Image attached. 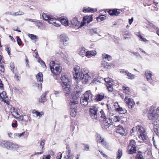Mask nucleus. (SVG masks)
I'll return each instance as SVG.
<instances>
[{"mask_svg": "<svg viewBox=\"0 0 159 159\" xmlns=\"http://www.w3.org/2000/svg\"><path fill=\"white\" fill-rule=\"evenodd\" d=\"M62 81V86L65 96L67 98H69L70 82L68 77L66 75L62 74L61 77Z\"/></svg>", "mask_w": 159, "mask_h": 159, "instance_id": "f257e3e1", "label": "nucleus"}, {"mask_svg": "<svg viewBox=\"0 0 159 159\" xmlns=\"http://www.w3.org/2000/svg\"><path fill=\"white\" fill-rule=\"evenodd\" d=\"M80 75L79 80H82L83 83L84 84H88L91 80V78L94 77L90 75L89 71L87 68L82 69Z\"/></svg>", "mask_w": 159, "mask_h": 159, "instance_id": "f03ea898", "label": "nucleus"}, {"mask_svg": "<svg viewBox=\"0 0 159 159\" xmlns=\"http://www.w3.org/2000/svg\"><path fill=\"white\" fill-rule=\"evenodd\" d=\"M0 145L1 146L10 150H16L19 148L18 144L11 141H2L1 142Z\"/></svg>", "mask_w": 159, "mask_h": 159, "instance_id": "7ed1b4c3", "label": "nucleus"}, {"mask_svg": "<svg viewBox=\"0 0 159 159\" xmlns=\"http://www.w3.org/2000/svg\"><path fill=\"white\" fill-rule=\"evenodd\" d=\"M138 135L139 138L142 139L143 142L146 144L149 143V140L148 137L147 136L145 130L143 127L138 126Z\"/></svg>", "mask_w": 159, "mask_h": 159, "instance_id": "20e7f679", "label": "nucleus"}, {"mask_svg": "<svg viewBox=\"0 0 159 159\" xmlns=\"http://www.w3.org/2000/svg\"><path fill=\"white\" fill-rule=\"evenodd\" d=\"M42 17L43 19L47 21L50 24L54 25L55 26L58 27L60 26L59 23L58 22H59L54 17L48 15L47 14L43 13L42 14Z\"/></svg>", "mask_w": 159, "mask_h": 159, "instance_id": "39448f33", "label": "nucleus"}, {"mask_svg": "<svg viewBox=\"0 0 159 159\" xmlns=\"http://www.w3.org/2000/svg\"><path fill=\"white\" fill-rule=\"evenodd\" d=\"M74 100L70 101V115L72 117L75 116L76 114V108L78 103L77 97H74Z\"/></svg>", "mask_w": 159, "mask_h": 159, "instance_id": "423d86ee", "label": "nucleus"}, {"mask_svg": "<svg viewBox=\"0 0 159 159\" xmlns=\"http://www.w3.org/2000/svg\"><path fill=\"white\" fill-rule=\"evenodd\" d=\"M50 69L52 73L55 75L59 74L61 71L60 65L56 64L54 61H52L49 64Z\"/></svg>", "mask_w": 159, "mask_h": 159, "instance_id": "0eeeda50", "label": "nucleus"}, {"mask_svg": "<svg viewBox=\"0 0 159 159\" xmlns=\"http://www.w3.org/2000/svg\"><path fill=\"white\" fill-rule=\"evenodd\" d=\"M136 143L135 140H131L128 147L127 150L128 153L133 154L136 152Z\"/></svg>", "mask_w": 159, "mask_h": 159, "instance_id": "6e6552de", "label": "nucleus"}, {"mask_svg": "<svg viewBox=\"0 0 159 159\" xmlns=\"http://www.w3.org/2000/svg\"><path fill=\"white\" fill-rule=\"evenodd\" d=\"M98 107L96 106H91L89 110L90 116L92 119H96L98 116Z\"/></svg>", "mask_w": 159, "mask_h": 159, "instance_id": "1a4fd4ad", "label": "nucleus"}, {"mask_svg": "<svg viewBox=\"0 0 159 159\" xmlns=\"http://www.w3.org/2000/svg\"><path fill=\"white\" fill-rule=\"evenodd\" d=\"M156 115V111L154 109L153 106H151L149 108L148 113V118L149 120H154Z\"/></svg>", "mask_w": 159, "mask_h": 159, "instance_id": "9d476101", "label": "nucleus"}, {"mask_svg": "<svg viewBox=\"0 0 159 159\" xmlns=\"http://www.w3.org/2000/svg\"><path fill=\"white\" fill-rule=\"evenodd\" d=\"M103 125L102 128L104 129H106L109 127V126L113 125V122L111 119L110 118H106L104 120H103Z\"/></svg>", "mask_w": 159, "mask_h": 159, "instance_id": "9b49d317", "label": "nucleus"}, {"mask_svg": "<svg viewBox=\"0 0 159 159\" xmlns=\"http://www.w3.org/2000/svg\"><path fill=\"white\" fill-rule=\"evenodd\" d=\"M80 67L78 66H76L74 67L73 75L74 78L76 81H79V78L80 75V72H79Z\"/></svg>", "mask_w": 159, "mask_h": 159, "instance_id": "f8f14e48", "label": "nucleus"}, {"mask_svg": "<svg viewBox=\"0 0 159 159\" xmlns=\"http://www.w3.org/2000/svg\"><path fill=\"white\" fill-rule=\"evenodd\" d=\"M60 41L63 43V44L66 46L68 45V42L69 40V38L66 34H63L60 35L58 37Z\"/></svg>", "mask_w": 159, "mask_h": 159, "instance_id": "ddd939ff", "label": "nucleus"}, {"mask_svg": "<svg viewBox=\"0 0 159 159\" xmlns=\"http://www.w3.org/2000/svg\"><path fill=\"white\" fill-rule=\"evenodd\" d=\"M82 86L81 85H76L75 87V89L76 90V95H75V96H73L72 97V98L71 99H70V101H72V100H74V97H77V98L79 97V95H80L81 94V93L82 91Z\"/></svg>", "mask_w": 159, "mask_h": 159, "instance_id": "4468645a", "label": "nucleus"}, {"mask_svg": "<svg viewBox=\"0 0 159 159\" xmlns=\"http://www.w3.org/2000/svg\"><path fill=\"white\" fill-rule=\"evenodd\" d=\"M125 101L127 104L129 108L132 109L133 107L135 105L133 99L129 98L128 96H126L125 98Z\"/></svg>", "mask_w": 159, "mask_h": 159, "instance_id": "2eb2a0df", "label": "nucleus"}, {"mask_svg": "<svg viewBox=\"0 0 159 159\" xmlns=\"http://www.w3.org/2000/svg\"><path fill=\"white\" fill-rule=\"evenodd\" d=\"M123 9H114L110 10L108 12L109 14L111 16H118L120 13V11H124Z\"/></svg>", "mask_w": 159, "mask_h": 159, "instance_id": "dca6fc26", "label": "nucleus"}, {"mask_svg": "<svg viewBox=\"0 0 159 159\" xmlns=\"http://www.w3.org/2000/svg\"><path fill=\"white\" fill-rule=\"evenodd\" d=\"M72 25L78 27V28L82 27L84 25V24L82 22L80 23V21H78L76 17H74L71 21Z\"/></svg>", "mask_w": 159, "mask_h": 159, "instance_id": "f3484780", "label": "nucleus"}, {"mask_svg": "<svg viewBox=\"0 0 159 159\" xmlns=\"http://www.w3.org/2000/svg\"><path fill=\"white\" fill-rule=\"evenodd\" d=\"M116 132L122 135H125L127 134V132L125 131V129L120 125H119L117 127Z\"/></svg>", "mask_w": 159, "mask_h": 159, "instance_id": "a211bd4d", "label": "nucleus"}, {"mask_svg": "<svg viewBox=\"0 0 159 159\" xmlns=\"http://www.w3.org/2000/svg\"><path fill=\"white\" fill-rule=\"evenodd\" d=\"M122 74H124V75L127 76L128 78L130 80H133L135 78V75L129 72L127 70H122L120 71Z\"/></svg>", "mask_w": 159, "mask_h": 159, "instance_id": "6ab92c4d", "label": "nucleus"}, {"mask_svg": "<svg viewBox=\"0 0 159 159\" xmlns=\"http://www.w3.org/2000/svg\"><path fill=\"white\" fill-rule=\"evenodd\" d=\"M0 97L2 99V101L4 102V103H6L7 105H9L10 102L7 98V96L5 91H3L0 94Z\"/></svg>", "mask_w": 159, "mask_h": 159, "instance_id": "aec40b11", "label": "nucleus"}, {"mask_svg": "<svg viewBox=\"0 0 159 159\" xmlns=\"http://www.w3.org/2000/svg\"><path fill=\"white\" fill-rule=\"evenodd\" d=\"M145 76L147 80L151 84H153V81L152 78V74L151 71L148 70H146L145 71Z\"/></svg>", "mask_w": 159, "mask_h": 159, "instance_id": "412c9836", "label": "nucleus"}, {"mask_svg": "<svg viewBox=\"0 0 159 159\" xmlns=\"http://www.w3.org/2000/svg\"><path fill=\"white\" fill-rule=\"evenodd\" d=\"M122 89L125 93V97L128 96L130 95V90L129 88L125 84H124Z\"/></svg>", "mask_w": 159, "mask_h": 159, "instance_id": "4be33fe9", "label": "nucleus"}, {"mask_svg": "<svg viewBox=\"0 0 159 159\" xmlns=\"http://www.w3.org/2000/svg\"><path fill=\"white\" fill-rule=\"evenodd\" d=\"M93 95L90 90L86 91L83 96L86 99H87L89 101L93 100Z\"/></svg>", "mask_w": 159, "mask_h": 159, "instance_id": "5701e85b", "label": "nucleus"}, {"mask_svg": "<svg viewBox=\"0 0 159 159\" xmlns=\"http://www.w3.org/2000/svg\"><path fill=\"white\" fill-rule=\"evenodd\" d=\"M97 9L96 8H91L89 7H85L83 8V11L84 13L91 12L93 13L97 11Z\"/></svg>", "mask_w": 159, "mask_h": 159, "instance_id": "b1692460", "label": "nucleus"}, {"mask_svg": "<svg viewBox=\"0 0 159 159\" xmlns=\"http://www.w3.org/2000/svg\"><path fill=\"white\" fill-rule=\"evenodd\" d=\"M93 18L92 16H86L83 17V21L84 25L85 24L89 23L92 20Z\"/></svg>", "mask_w": 159, "mask_h": 159, "instance_id": "393cba45", "label": "nucleus"}, {"mask_svg": "<svg viewBox=\"0 0 159 159\" xmlns=\"http://www.w3.org/2000/svg\"><path fill=\"white\" fill-rule=\"evenodd\" d=\"M90 101L88 100L87 99H86L83 96H82L80 99V102L81 105L84 106L87 105L88 102Z\"/></svg>", "mask_w": 159, "mask_h": 159, "instance_id": "a878e982", "label": "nucleus"}, {"mask_svg": "<svg viewBox=\"0 0 159 159\" xmlns=\"http://www.w3.org/2000/svg\"><path fill=\"white\" fill-rule=\"evenodd\" d=\"M45 141L44 139H43L41 140L40 144V148L42 149V150H41V151L39 152H36L35 153V155H38V154H41L42 153H43L44 152L43 151V149L44 145L45 144Z\"/></svg>", "mask_w": 159, "mask_h": 159, "instance_id": "bb28decb", "label": "nucleus"}, {"mask_svg": "<svg viewBox=\"0 0 159 159\" xmlns=\"http://www.w3.org/2000/svg\"><path fill=\"white\" fill-rule=\"evenodd\" d=\"M105 97V94L103 93H100L95 96V100L96 101H100L102 100Z\"/></svg>", "mask_w": 159, "mask_h": 159, "instance_id": "cd10ccee", "label": "nucleus"}, {"mask_svg": "<svg viewBox=\"0 0 159 159\" xmlns=\"http://www.w3.org/2000/svg\"><path fill=\"white\" fill-rule=\"evenodd\" d=\"M48 91H46L43 93L42 95L40 97V98L39 100V103H43L46 101V96L48 93Z\"/></svg>", "mask_w": 159, "mask_h": 159, "instance_id": "c85d7f7f", "label": "nucleus"}, {"mask_svg": "<svg viewBox=\"0 0 159 159\" xmlns=\"http://www.w3.org/2000/svg\"><path fill=\"white\" fill-rule=\"evenodd\" d=\"M93 76L94 77L93 75ZM93 78V79L92 81L93 83L95 84L102 83L104 80L103 78H102L97 77Z\"/></svg>", "mask_w": 159, "mask_h": 159, "instance_id": "c756f323", "label": "nucleus"}, {"mask_svg": "<svg viewBox=\"0 0 159 159\" xmlns=\"http://www.w3.org/2000/svg\"><path fill=\"white\" fill-rule=\"evenodd\" d=\"M60 22L65 26H67L68 25V21L67 18L66 17H61L60 19Z\"/></svg>", "mask_w": 159, "mask_h": 159, "instance_id": "7c9ffc66", "label": "nucleus"}, {"mask_svg": "<svg viewBox=\"0 0 159 159\" xmlns=\"http://www.w3.org/2000/svg\"><path fill=\"white\" fill-rule=\"evenodd\" d=\"M69 139L68 138L65 141V143L67 145L66 146V148L68 149V155H67V157L66 156H64V158L65 159H68L70 157V156H69L70 154V151L69 150Z\"/></svg>", "mask_w": 159, "mask_h": 159, "instance_id": "2f4dec72", "label": "nucleus"}, {"mask_svg": "<svg viewBox=\"0 0 159 159\" xmlns=\"http://www.w3.org/2000/svg\"><path fill=\"white\" fill-rule=\"evenodd\" d=\"M104 80L107 85H113L114 84V82L113 80L109 77L105 78Z\"/></svg>", "mask_w": 159, "mask_h": 159, "instance_id": "473e14b6", "label": "nucleus"}, {"mask_svg": "<svg viewBox=\"0 0 159 159\" xmlns=\"http://www.w3.org/2000/svg\"><path fill=\"white\" fill-rule=\"evenodd\" d=\"M36 78L38 81L42 82L43 81V75L42 73H38L36 76Z\"/></svg>", "mask_w": 159, "mask_h": 159, "instance_id": "72a5a7b5", "label": "nucleus"}, {"mask_svg": "<svg viewBox=\"0 0 159 159\" xmlns=\"http://www.w3.org/2000/svg\"><path fill=\"white\" fill-rule=\"evenodd\" d=\"M102 57L103 59H104L105 60L110 61L112 60L111 57L105 53H103L102 55Z\"/></svg>", "mask_w": 159, "mask_h": 159, "instance_id": "f704fd0d", "label": "nucleus"}, {"mask_svg": "<svg viewBox=\"0 0 159 159\" xmlns=\"http://www.w3.org/2000/svg\"><path fill=\"white\" fill-rule=\"evenodd\" d=\"M25 134V132H23L20 133H15L14 134L13 136L15 138L17 139L18 138H20L22 136L24 135Z\"/></svg>", "mask_w": 159, "mask_h": 159, "instance_id": "c9c22d12", "label": "nucleus"}, {"mask_svg": "<svg viewBox=\"0 0 159 159\" xmlns=\"http://www.w3.org/2000/svg\"><path fill=\"white\" fill-rule=\"evenodd\" d=\"M136 35L139 38V40L141 41L144 42L145 43L148 42V40L145 38H144L140 34L138 33Z\"/></svg>", "mask_w": 159, "mask_h": 159, "instance_id": "e433bc0d", "label": "nucleus"}, {"mask_svg": "<svg viewBox=\"0 0 159 159\" xmlns=\"http://www.w3.org/2000/svg\"><path fill=\"white\" fill-rule=\"evenodd\" d=\"M106 16L103 15L99 16L97 18V20L98 22H100L101 21L104 20L106 19Z\"/></svg>", "mask_w": 159, "mask_h": 159, "instance_id": "4c0bfd02", "label": "nucleus"}, {"mask_svg": "<svg viewBox=\"0 0 159 159\" xmlns=\"http://www.w3.org/2000/svg\"><path fill=\"white\" fill-rule=\"evenodd\" d=\"M117 111H118L121 114H124L127 111L125 108L120 107Z\"/></svg>", "mask_w": 159, "mask_h": 159, "instance_id": "58836bf2", "label": "nucleus"}, {"mask_svg": "<svg viewBox=\"0 0 159 159\" xmlns=\"http://www.w3.org/2000/svg\"><path fill=\"white\" fill-rule=\"evenodd\" d=\"M101 143L102 145L105 148H108L109 147L108 144L106 141L105 139L101 141Z\"/></svg>", "mask_w": 159, "mask_h": 159, "instance_id": "ea45409f", "label": "nucleus"}, {"mask_svg": "<svg viewBox=\"0 0 159 159\" xmlns=\"http://www.w3.org/2000/svg\"><path fill=\"white\" fill-rule=\"evenodd\" d=\"M97 139V140L98 142L99 143H101V141L105 139L104 138H102L101 137V135L99 134H97L96 135Z\"/></svg>", "mask_w": 159, "mask_h": 159, "instance_id": "a19ab883", "label": "nucleus"}, {"mask_svg": "<svg viewBox=\"0 0 159 159\" xmlns=\"http://www.w3.org/2000/svg\"><path fill=\"white\" fill-rule=\"evenodd\" d=\"M25 116V115L23 116H20L19 117H16V116H14V118L15 119H17V120L19 121H22V120H24V121H27L25 120L24 119V116Z\"/></svg>", "mask_w": 159, "mask_h": 159, "instance_id": "79ce46f5", "label": "nucleus"}, {"mask_svg": "<svg viewBox=\"0 0 159 159\" xmlns=\"http://www.w3.org/2000/svg\"><path fill=\"white\" fill-rule=\"evenodd\" d=\"M122 150L121 149H119L117 153V158L118 159H120L122 156Z\"/></svg>", "mask_w": 159, "mask_h": 159, "instance_id": "37998d69", "label": "nucleus"}, {"mask_svg": "<svg viewBox=\"0 0 159 159\" xmlns=\"http://www.w3.org/2000/svg\"><path fill=\"white\" fill-rule=\"evenodd\" d=\"M32 113L36 115L37 116H39V117H41L42 115H43V112H41L40 113L39 112L35 110L33 111L32 112Z\"/></svg>", "mask_w": 159, "mask_h": 159, "instance_id": "c03bdc74", "label": "nucleus"}, {"mask_svg": "<svg viewBox=\"0 0 159 159\" xmlns=\"http://www.w3.org/2000/svg\"><path fill=\"white\" fill-rule=\"evenodd\" d=\"M85 53V48L84 47H82L81 48V49L80 51L79 52V55L81 56H82V57L84 56H83L84 55Z\"/></svg>", "mask_w": 159, "mask_h": 159, "instance_id": "a18cd8bd", "label": "nucleus"}, {"mask_svg": "<svg viewBox=\"0 0 159 159\" xmlns=\"http://www.w3.org/2000/svg\"><path fill=\"white\" fill-rule=\"evenodd\" d=\"M114 122H119L121 120L120 117L119 116H114L112 118Z\"/></svg>", "mask_w": 159, "mask_h": 159, "instance_id": "49530a36", "label": "nucleus"}, {"mask_svg": "<svg viewBox=\"0 0 159 159\" xmlns=\"http://www.w3.org/2000/svg\"><path fill=\"white\" fill-rule=\"evenodd\" d=\"M84 147V150L86 151H90L89 146L88 144L84 143L83 144Z\"/></svg>", "mask_w": 159, "mask_h": 159, "instance_id": "de8ad7c7", "label": "nucleus"}, {"mask_svg": "<svg viewBox=\"0 0 159 159\" xmlns=\"http://www.w3.org/2000/svg\"><path fill=\"white\" fill-rule=\"evenodd\" d=\"M120 107L118 102H116L114 104L113 108H114L115 111H117Z\"/></svg>", "mask_w": 159, "mask_h": 159, "instance_id": "09e8293b", "label": "nucleus"}, {"mask_svg": "<svg viewBox=\"0 0 159 159\" xmlns=\"http://www.w3.org/2000/svg\"><path fill=\"white\" fill-rule=\"evenodd\" d=\"M101 63L102 66H103L105 68L107 67L108 66H110V65L108 63L105 61H102Z\"/></svg>", "mask_w": 159, "mask_h": 159, "instance_id": "8fccbe9b", "label": "nucleus"}, {"mask_svg": "<svg viewBox=\"0 0 159 159\" xmlns=\"http://www.w3.org/2000/svg\"><path fill=\"white\" fill-rule=\"evenodd\" d=\"M29 37L32 40H34V42L36 41L37 40L36 36L32 34H29Z\"/></svg>", "mask_w": 159, "mask_h": 159, "instance_id": "3c124183", "label": "nucleus"}, {"mask_svg": "<svg viewBox=\"0 0 159 159\" xmlns=\"http://www.w3.org/2000/svg\"><path fill=\"white\" fill-rule=\"evenodd\" d=\"M38 62L43 67H46V65L45 64V63L41 59L39 58V59H38Z\"/></svg>", "mask_w": 159, "mask_h": 159, "instance_id": "603ef678", "label": "nucleus"}, {"mask_svg": "<svg viewBox=\"0 0 159 159\" xmlns=\"http://www.w3.org/2000/svg\"><path fill=\"white\" fill-rule=\"evenodd\" d=\"M90 32L92 33V34L94 33L96 34H98V33L97 32V28H93L92 29L90 30Z\"/></svg>", "mask_w": 159, "mask_h": 159, "instance_id": "864d4df0", "label": "nucleus"}, {"mask_svg": "<svg viewBox=\"0 0 159 159\" xmlns=\"http://www.w3.org/2000/svg\"><path fill=\"white\" fill-rule=\"evenodd\" d=\"M113 85H107V86L108 91L112 92L113 90V89L112 86Z\"/></svg>", "mask_w": 159, "mask_h": 159, "instance_id": "5fc2aeb1", "label": "nucleus"}, {"mask_svg": "<svg viewBox=\"0 0 159 159\" xmlns=\"http://www.w3.org/2000/svg\"><path fill=\"white\" fill-rule=\"evenodd\" d=\"M35 25L38 27V29H42L40 26L42 25V23L40 22L39 20H38V22H35Z\"/></svg>", "mask_w": 159, "mask_h": 159, "instance_id": "6e6d98bb", "label": "nucleus"}, {"mask_svg": "<svg viewBox=\"0 0 159 159\" xmlns=\"http://www.w3.org/2000/svg\"><path fill=\"white\" fill-rule=\"evenodd\" d=\"M100 113L101 114V117L102 118H103V120H104L107 118L106 116H105V114L103 111H101Z\"/></svg>", "mask_w": 159, "mask_h": 159, "instance_id": "4d7b16f0", "label": "nucleus"}, {"mask_svg": "<svg viewBox=\"0 0 159 159\" xmlns=\"http://www.w3.org/2000/svg\"><path fill=\"white\" fill-rule=\"evenodd\" d=\"M10 66L11 67V71L13 73H14V69L15 66H14V63L13 62L11 63H10Z\"/></svg>", "mask_w": 159, "mask_h": 159, "instance_id": "13d9d810", "label": "nucleus"}, {"mask_svg": "<svg viewBox=\"0 0 159 159\" xmlns=\"http://www.w3.org/2000/svg\"><path fill=\"white\" fill-rule=\"evenodd\" d=\"M135 159H144L143 156L141 154H137Z\"/></svg>", "mask_w": 159, "mask_h": 159, "instance_id": "bf43d9fd", "label": "nucleus"}, {"mask_svg": "<svg viewBox=\"0 0 159 159\" xmlns=\"http://www.w3.org/2000/svg\"><path fill=\"white\" fill-rule=\"evenodd\" d=\"M15 110V109L14 107H12L10 110V112L12 113V116L14 117V116L15 115L14 114V112Z\"/></svg>", "mask_w": 159, "mask_h": 159, "instance_id": "052dcab7", "label": "nucleus"}, {"mask_svg": "<svg viewBox=\"0 0 159 159\" xmlns=\"http://www.w3.org/2000/svg\"><path fill=\"white\" fill-rule=\"evenodd\" d=\"M17 41L18 44L19 46H20L21 44L22 41L20 39L19 37H17Z\"/></svg>", "mask_w": 159, "mask_h": 159, "instance_id": "680f3d73", "label": "nucleus"}, {"mask_svg": "<svg viewBox=\"0 0 159 159\" xmlns=\"http://www.w3.org/2000/svg\"><path fill=\"white\" fill-rule=\"evenodd\" d=\"M11 125L12 127L14 128H16L17 126V121L16 120H15L14 123H13Z\"/></svg>", "mask_w": 159, "mask_h": 159, "instance_id": "e2e57ef3", "label": "nucleus"}, {"mask_svg": "<svg viewBox=\"0 0 159 159\" xmlns=\"http://www.w3.org/2000/svg\"><path fill=\"white\" fill-rule=\"evenodd\" d=\"M148 25L151 27H152V28H154L155 29H157V27L155 25H154L153 24L149 22Z\"/></svg>", "mask_w": 159, "mask_h": 159, "instance_id": "0e129e2a", "label": "nucleus"}, {"mask_svg": "<svg viewBox=\"0 0 159 159\" xmlns=\"http://www.w3.org/2000/svg\"><path fill=\"white\" fill-rule=\"evenodd\" d=\"M51 156L50 155H43L42 159H50Z\"/></svg>", "mask_w": 159, "mask_h": 159, "instance_id": "69168bd1", "label": "nucleus"}, {"mask_svg": "<svg viewBox=\"0 0 159 159\" xmlns=\"http://www.w3.org/2000/svg\"><path fill=\"white\" fill-rule=\"evenodd\" d=\"M131 53L137 57H139L140 55L139 53L137 52H132Z\"/></svg>", "mask_w": 159, "mask_h": 159, "instance_id": "338daca9", "label": "nucleus"}, {"mask_svg": "<svg viewBox=\"0 0 159 159\" xmlns=\"http://www.w3.org/2000/svg\"><path fill=\"white\" fill-rule=\"evenodd\" d=\"M62 157V154L60 153H58L57 156V159H61Z\"/></svg>", "mask_w": 159, "mask_h": 159, "instance_id": "774afa93", "label": "nucleus"}]
</instances>
